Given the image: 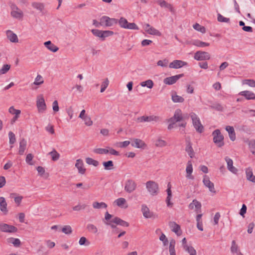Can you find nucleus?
<instances>
[{
  "instance_id": "nucleus-59",
  "label": "nucleus",
  "mask_w": 255,
  "mask_h": 255,
  "mask_svg": "<svg viewBox=\"0 0 255 255\" xmlns=\"http://www.w3.org/2000/svg\"><path fill=\"white\" fill-rule=\"evenodd\" d=\"M44 81L42 80V77L41 75H38L35 79L33 84L35 85H39L43 83Z\"/></svg>"
},
{
  "instance_id": "nucleus-62",
  "label": "nucleus",
  "mask_w": 255,
  "mask_h": 255,
  "mask_svg": "<svg viewBox=\"0 0 255 255\" xmlns=\"http://www.w3.org/2000/svg\"><path fill=\"white\" fill-rule=\"evenodd\" d=\"M8 111L10 114L15 115H20L21 113L20 110L15 109L13 106L9 108Z\"/></svg>"
},
{
  "instance_id": "nucleus-33",
  "label": "nucleus",
  "mask_w": 255,
  "mask_h": 255,
  "mask_svg": "<svg viewBox=\"0 0 255 255\" xmlns=\"http://www.w3.org/2000/svg\"><path fill=\"white\" fill-rule=\"evenodd\" d=\"M7 241L8 243L13 244L15 247H19L21 245V242L18 239L9 238Z\"/></svg>"
},
{
  "instance_id": "nucleus-5",
  "label": "nucleus",
  "mask_w": 255,
  "mask_h": 255,
  "mask_svg": "<svg viewBox=\"0 0 255 255\" xmlns=\"http://www.w3.org/2000/svg\"><path fill=\"white\" fill-rule=\"evenodd\" d=\"M146 188L152 196L156 195L158 193V185L153 181L150 180L147 181L146 183Z\"/></svg>"
},
{
  "instance_id": "nucleus-4",
  "label": "nucleus",
  "mask_w": 255,
  "mask_h": 255,
  "mask_svg": "<svg viewBox=\"0 0 255 255\" xmlns=\"http://www.w3.org/2000/svg\"><path fill=\"white\" fill-rule=\"evenodd\" d=\"M213 136V141L219 147L224 145V136L221 134L219 129H217L212 132Z\"/></svg>"
},
{
  "instance_id": "nucleus-2",
  "label": "nucleus",
  "mask_w": 255,
  "mask_h": 255,
  "mask_svg": "<svg viewBox=\"0 0 255 255\" xmlns=\"http://www.w3.org/2000/svg\"><path fill=\"white\" fill-rule=\"evenodd\" d=\"M190 117L192 121L193 125L197 132L201 133L204 131V128L201 124L200 120L196 114L194 113L190 114Z\"/></svg>"
},
{
  "instance_id": "nucleus-11",
  "label": "nucleus",
  "mask_w": 255,
  "mask_h": 255,
  "mask_svg": "<svg viewBox=\"0 0 255 255\" xmlns=\"http://www.w3.org/2000/svg\"><path fill=\"white\" fill-rule=\"evenodd\" d=\"M184 76V74H180L169 77H166L163 80L164 84L171 85L175 84L180 78Z\"/></svg>"
},
{
  "instance_id": "nucleus-58",
  "label": "nucleus",
  "mask_w": 255,
  "mask_h": 255,
  "mask_svg": "<svg viewBox=\"0 0 255 255\" xmlns=\"http://www.w3.org/2000/svg\"><path fill=\"white\" fill-rule=\"evenodd\" d=\"M87 229L91 232L96 234L98 232L97 227L93 224H88L87 226Z\"/></svg>"
},
{
  "instance_id": "nucleus-64",
  "label": "nucleus",
  "mask_w": 255,
  "mask_h": 255,
  "mask_svg": "<svg viewBox=\"0 0 255 255\" xmlns=\"http://www.w3.org/2000/svg\"><path fill=\"white\" fill-rule=\"evenodd\" d=\"M249 147L252 153L255 154V140H254L250 141Z\"/></svg>"
},
{
  "instance_id": "nucleus-29",
  "label": "nucleus",
  "mask_w": 255,
  "mask_h": 255,
  "mask_svg": "<svg viewBox=\"0 0 255 255\" xmlns=\"http://www.w3.org/2000/svg\"><path fill=\"white\" fill-rule=\"evenodd\" d=\"M7 37L8 39L12 42H17L18 41L17 36L16 34L12 32L11 30H8L6 31Z\"/></svg>"
},
{
  "instance_id": "nucleus-47",
  "label": "nucleus",
  "mask_w": 255,
  "mask_h": 255,
  "mask_svg": "<svg viewBox=\"0 0 255 255\" xmlns=\"http://www.w3.org/2000/svg\"><path fill=\"white\" fill-rule=\"evenodd\" d=\"M93 151L94 153L99 154H107L109 153V150L108 149L102 148L94 149Z\"/></svg>"
},
{
  "instance_id": "nucleus-45",
  "label": "nucleus",
  "mask_w": 255,
  "mask_h": 255,
  "mask_svg": "<svg viewBox=\"0 0 255 255\" xmlns=\"http://www.w3.org/2000/svg\"><path fill=\"white\" fill-rule=\"evenodd\" d=\"M193 27L195 30H196L198 31H200L202 33H204L206 32L205 27L203 26L200 25L199 24H198L197 23L194 24Z\"/></svg>"
},
{
  "instance_id": "nucleus-28",
  "label": "nucleus",
  "mask_w": 255,
  "mask_h": 255,
  "mask_svg": "<svg viewBox=\"0 0 255 255\" xmlns=\"http://www.w3.org/2000/svg\"><path fill=\"white\" fill-rule=\"evenodd\" d=\"M27 142L24 138H22L20 140L19 142V147L18 150V153L20 155H23L24 152L26 149Z\"/></svg>"
},
{
  "instance_id": "nucleus-10",
  "label": "nucleus",
  "mask_w": 255,
  "mask_h": 255,
  "mask_svg": "<svg viewBox=\"0 0 255 255\" xmlns=\"http://www.w3.org/2000/svg\"><path fill=\"white\" fill-rule=\"evenodd\" d=\"M137 121L139 122H152L154 121L156 122L161 121V118L160 117L156 116H141L137 118Z\"/></svg>"
},
{
  "instance_id": "nucleus-61",
  "label": "nucleus",
  "mask_w": 255,
  "mask_h": 255,
  "mask_svg": "<svg viewBox=\"0 0 255 255\" xmlns=\"http://www.w3.org/2000/svg\"><path fill=\"white\" fill-rule=\"evenodd\" d=\"M166 142L161 139H158L155 142V145L158 147H163L166 146Z\"/></svg>"
},
{
  "instance_id": "nucleus-26",
  "label": "nucleus",
  "mask_w": 255,
  "mask_h": 255,
  "mask_svg": "<svg viewBox=\"0 0 255 255\" xmlns=\"http://www.w3.org/2000/svg\"><path fill=\"white\" fill-rule=\"evenodd\" d=\"M226 130L228 132L229 137L232 141L236 139V133L233 127L228 126L226 127Z\"/></svg>"
},
{
  "instance_id": "nucleus-43",
  "label": "nucleus",
  "mask_w": 255,
  "mask_h": 255,
  "mask_svg": "<svg viewBox=\"0 0 255 255\" xmlns=\"http://www.w3.org/2000/svg\"><path fill=\"white\" fill-rule=\"evenodd\" d=\"M86 162L89 165H93L95 167L99 165V162L98 161L93 159L90 157H87L86 158Z\"/></svg>"
},
{
  "instance_id": "nucleus-40",
  "label": "nucleus",
  "mask_w": 255,
  "mask_h": 255,
  "mask_svg": "<svg viewBox=\"0 0 255 255\" xmlns=\"http://www.w3.org/2000/svg\"><path fill=\"white\" fill-rule=\"evenodd\" d=\"M93 207L95 209L106 208L107 205L104 202H95L93 203Z\"/></svg>"
},
{
  "instance_id": "nucleus-24",
  "label": "nucleus",
  "mask_w": 255,
  "mask_h": 255,
  "mask_svg": "<svg viewBox=\"0 0 255 255\" xmlns=\"http://www.w3.org/2000/svg\"><path fill=\"white\" fill-rule=\"evenodd\" d=\"M44 45L50 51L53 52H57L59 48L53 44L51 41H47L44 43Z\"/></svg>"
},
{
  "instance_id": "nucleus-37",
  "label": "nucleus",
  "mask_w": 255,
  "mask_h": 255,
  "mask_svg": "<svg viewBox=\"0 0 255 255\" xmlns=\"http://www.w3.org/2000/svg\"><path fill=\"white\" fill-rule=\"evenodd\" d=\"M31 5L33 8L39 10L40 12H42L44 9V5L42 3L34 2L32 3Z\"/></svg>"
},
{
  "instance_id": "nucleus-60",
  "label": "nucleus",
  "mask_w": 255,
  "mask_h": 255,
  "mask_svg": "<svg viewBox=\"0 0 255 255\" xmlns=\"http://www.w3.org/2000/svg\"><path fill=\"white\" fill-rule=\"evenodd\" d=\"M168 63V60L166 59H165L163 60H159L157 62V66H161L162 67H166L167 66Z\"/></svg>"
},
{
  "instance_id": "nucleus-9",
  "label": "nucleus",
  "mask_w": 255,
  "mask_h": 255,
  "mask_svg": "<svg viewBox=\"0 0 255 255\" xmlns=\"http://www.w3.org/2000/svg\"><path fill=\"white\" fill-rule=\"evenodd\" d=\"M100 20L103 24H105L106 26H111L115 24L118 23V19L115 18H110L107 16H102Z\"/></svg>"
},
{
  "instance_id": "nucleus-54",
  "label": "nucleus",
  "mask_w": 255,
  "mask_h": 255,
  "mask_svg": "<svg viewBox=\"0 0 255 255\" xmlns=\"http://www.w3.org/2000/svg\"><path fill=\"white\" fill-rule=\"evenodd\" d=\"M15 195L16 194L15 193H12L10 195V197L11 198H13L15 203L17 204V205H19L20 204L23 197L21 196L15 197Z\"/></svg>"
},
{
  "instance_id": "nucleus-57",
  "label": "nucleus",
  "mask_w": 255,
  "mask_h": 255,
  "mask_svg": "<svg viewBox=\"0 0 255 255\" xmlns=\"http://www.w3.org/2000/svg\"><path fill=\"white\" fill-rule=\"evenodd\" d=\"M115 203L119 207H122L126 203V200L124 198H120L115 200Z\"/></svg>"
},
{
  "instance_id": "nucleus-19",
  "label": "nucleus",
  "mask_w": 255,
  "mask_h": 255,
  "mask_svg": "<svg viewBox=\"0 0 255 255\" xmlns=\"http://www.w3.org/2000/svg\"><path fill=\"white\" fill-rule=\"evenodd\" d=\"M131 145L134 147L138 148H142L146 146L145 143L141 139L138 138H134Z\"/></svg>"
},
{
  "instance_id": "nucleus-18",
  "label": "nucleus",
  "mask_w": 255,
  "mask_h": 255,
  "mask_svg": "<svg viewBox=\"0 0 255 255\" xmlns=\"http://www.w3.org/2000/svg\"><path fill=\"white\" fill-rule=\"evenodd\" d=\"M186 177L187 179H194V177L192 175L193 172V167L192 162L191 161H188L187 162L186 168Z\"/></svg>"
},
{
  "instance_id": "nucleus-6",
  "label": "nucleus",
  "mask_w": 255,
  "mask_h": 255,
  "mask_svg": "<svg viewBox=\"0 0 255 255\" xmlns=\"http://www.w3.org/2000/svg\"><path fill=\"white\" fill-rule=\"evenodd\" d=\"M210 57V54L208 52L202 51L196 52L194 56V58L197 61L209 60Z\"/></svg>"
},
{
  "instance_id": "nucleus-53",
  "label": "nucleus",
  "mask_w": 255,
  "mask_h": 255,
  "mask_svg": "<svg viewBox=\"0 0 255 255\" xmlns=\"http://www.w3.org/2000/svg\"><path fill=\"white\" fill-rule=\"evenodd\" d=\"M10 68V65L4 64L0 69V74H4L6 73Z\"/></svg>"
},
{
  "instance_id": "nucleus-14",
  "label": "nucleus",
  "mask_w": 255,
  "mask_h": 255,
  "mask_svg": "<svg viewBox=\"0 0 255 255\" xmlns=\"http://www.w3.org/2000/svg\"><path fill=\"white\" fill-rule=\"evenodd\" d=\"M186 147L185 151L188 153L190 158H193L194 156V151L192 146V143L190 141L189 137L186 138Z\"/></svg>"
},
{
  "instance_id": "nucleus-12",
  "label": "nucleus",
  "mask_w": 255,
  "mask_h": 255,
  "mask_svg": "<svg viewBox=\"0 0 255 255\" xmlns=\"http://www.w3.org/2000/svg\"><path fill=\"white\" fill-rule=\"evenodd\" d=\"M141 211L143 214V216L145 218H155L157 217V216H155L153 212H150L149 208L145 204L142 205Z\"/></svg>"
},
{
  "instance_id": "nucleus-15",
  "label": "nucleus",
  "mask_w": 255,
  "mask_h": 255,
  "mask_svg": "<svg viewBox=\"0 0 255 255\" xmlns=\"http://www.w3.org/2000/svg\"><path fill=\"white\" fill-rule=\"evenodd\" d=\"M36 106L39 112H43L46 109V104L45 103L43 97L41 96L40 97H38Z\"/></svg>"
},
{
  "instance_id": "nucleus-49",
  "label": "nucleus",
  "mask_w": 255,
  "mask_h": 255,
  "mask_svg": "<svg viewBox=\"0 0 255 255\" xmlns=\"http://www.w3.org/2000/svg\"><path fill=\"white\" fill-rule=\"evenodd\" d=\"M217 16V20L219 22L229 23L230 21L229 18L225 17L220 13H218Z\"/></svg>"
},
{
  "instance_id": "nucleus-17",
  "label": "nucleus",
  "mask_w": 255,
  "mask_h": 255,
  "mask_svg": "<svg viewBox=\"0 0 255 255\" xmlns=\"http://www.w3.org/2000/svg\"><path fill=\"white\" fill-rule=\"evenodd\" d=\"M225 160H226L227 163L228 169L231 172L234 174H236L238 170L235 167L233 166V161L232 159H231L229 157L226 156L225 158Z\"/></svg>"
},
{
  "instance_id": "nucleus-8",
  "label": "nucleus",
  "mask_w": 255,
  "mask_h": 255,
  "mask_svg": "<svg viewBox=\"0 0 255 255\" xmlns=\"http://www.w3.org/2000/svg\"><path fill=\"white\" fill-rule=\"evenodd\" d=\"M0 230L2 232L12 233H16L17 231V228L12 225L0 223Z\"/></svg>"
},
{
  "instance_id": "nucleus-22",
  "label": "nucleus",
  "mask_w": 255,
  "mask_h": 255,
  "mask_svg": "<svg viewBox=\"0 0 255 255\" xmlns=\"http://www.w3.org/2000/svg\"><path fill=\"white\" fill-rule=\"evenodd\" d=\"M169 226L172 228V231L174 232L177 236H180L181 234L180 226L175 222H170Z\"/></svg>"
},
{
  "instance_id": "nucleus-50",
  "label": "nucleus",
  "mask_w": 255,
  "mask_h": 255,
  "mask_svg": "<svg viewBox=\"0 0 255 255\" xmlns=\"http://www.w3.org/2000/svg\"><path fill=\"white\" fill-rule=\"evenodd\" d=\"M62 232L65 234L69 235L72 233V229L70 226L66 225L64 226L61 230Z\"/></svg>"
},
{
  "instance_id": "nucleus-13",
  "label": "nucleus",
  "mask_w": 255,
  "mask_h": 255,
  "mask_svg": "<svg viewBox=\"0 0 255 255\" xmlns=\"http://www.w3.org/2000/svg\"><path fill=\"white\" fill-rule=\"evenodd\" d=\"M204 185L209 188V191L213 193H216V190L214 188V184L213 182H211L209 177L207 175L204 176L203 180Z\"/></svg>"
},
{
  "instance_id": "nucleus-46",
  "label": "nucleus",
  "mask_w": 255,
  "mask_h": 255,
  "mask_svg": "<svg viewBox=\"0 0 255 255\" xmlns=\"http://www.w3.org/2000/svg\"><path fill=\"white\" fill-rule=\"evenodd\" d=\"M49 154L51 156L52 159L53 161H56L59 158L60 154L55 149H53L52 151L50 152Z\"/></svg>"
},
{
  "instance_id": "nucleus-51",
  "label": "nucleus",
  "mask_w": 255,
  "mask_h": 255,
  "mask_svg": "<svg viewBox=\"0 0 255 255\" xmlns=\"http://www.w3.org/2000/svg\"><path fill=\"white\" fill-rule=\"evenodd\" d=\"M210 108L218 111H223L224 109L223 106L219 103L213 104L210 106Z\"/></svg>"
},
{
  "instance_id": "nucleus-1",
  "label": "nucleus",
  "mask_w": 255,
  "mask_h": 255,
  "mask_svg": "<svg viewBox=\"0 0 255 255\" xmlns=\"http://www.w3.org/2000/svg\"><path fill=\"white\" fill-rule=\"evenodd\" d=\"M105 224L110 226L112 228H116V225H120L122 227H128L129 223L121 219V218L115 217L106 212L105 215Z\"/></svg>"
},
{
  "instance_id": "nucleus-44",
  "label": "nucleus",
  "mask_w": 255,
  "mask_h": 255,
  "mask_svg": "<svg viewBox=\"0 0 255 255\" xmlns=\"http://www.w3.org/2000/svg\"><path fill=\"white\" fill-rule=\"evenodd\" d=\"M118 23L121 27L126 29V25L128 24V22L125 18L122 17L118 20Z\"/></svg>"
},
{
  "instance_id": "nucleus-48",
  "label": "nucleus",
  "mask_w": 255,
  "mask_h": 255,
  "mask_svg": "<svg viewBox=\"0 0 255 255\" xmlns=\"http://www.w3.org/2000/svg\"><path fill=\"white\" fill-rule=\"evenodd\" d=\"M79 244L81 246H88L90 245V242L84 237H81L79 241Z\"/></svg>"
},
{
  "instance_id": "nucleus-16",
  "label": "nucleus",
  "mask_w": 255,
  "mask_h": 255,
  "mask_svg": "<svg viewBox=\"0 0 255 255\" xmlns=\"http://www.w3.org/2000/svg\"><path fill=\"white\" fill-rule=\"evenodd\" d=\"M186 65H187V63L186 62L181 60H175L169 64V67L170 68L179 69Z\"/></svg>"
},
{
  "instance_id": "nucleus-63",
  "label": "nucleus",
  "mask_w": 255,
  "mask_h": 255,
  "mask_svg": "<svg viewBox=\"0 0 255 255\" xmlns=\"http://www.w3.org/2000/svg\"><path fill=\"white\" fill-rule=\"evenodd\" d=\"M127 27L126 29H135V30H138V27L137 26V25L135 23H129L128 22V24L126 25Z\"/></svg>"
},
{
  "instance_id": "nucleus-38",
  "label": "nucleus",
  "mask_w": 255,
  "mask_h": 255,
  "mask_svg": "<svg viewBox=\"0 0 255 255\" xmlns=\"http://www.w3.org/2000/svg\"><path fill=\"white\" fill-rule=\"evenodd\" d=\"M231 252L233 254L236 253L237 254H238L239 252H240L239 250V247L236 244V241L235 240H233L232 242Z\"/></svg>"
},
{
  "instance_id": "nucleus-7",
  "label": "nucleus",
  "mask_w": 255,
  "mask_h": 255,
  "mask_svg": "<svg viewBox=\"0 0 255 255\" xmlns=\"http://www.w3.org/2000/svg\"><path fill=\"white\" fill-rule=\"evenodd\" d=\"M136 183L132 179H128L125 182V190L128 193L133 192L136 188Z\"/></svg>"
},
{
  "instance_id": "nucleus-30",
  "label": "nucleus",
  "mask_w": 255,
  "mask_h": 255,
  "mask_svg": "<svg viewBox=\"0 0 255 255\" xmlns=\"http://www.w3.org/2000/svg\"><path fill=\"white\" fill-rule=\"evenodd\" d=\"M171 99L174 103H183L184 101V99L181 96L177 95L175 92L172 93Z\"/></svg>"
},
{
  "instance_id": "nucleus-23",
  "label": "nucleus",
  "mask_w": 255,
  "mask_h": 255,
  "mask_svg": "<svg viewBox=\"0 0 255 255\" xmlns=\"http://www.w3.org/2000/svg\"><path fill=\"white\" fill-rule=\"evenodd\" d=\"M239 95L244 96L247 100H255V94L250 91H244L239 93Z\"/></svg>"
},
{
  "instance_id": "nucleus-27",
  "label": "nucleus",
  "mask_w": 255,
  "mask_h": 255,
  "mask_svg": "<svg viewBox=\"0 0 255 255\" xmlns=\"http://www.w3.org/2000/svg\"><path fill=\"white\" fill-rule=\"evenodd\" d=\"M194 207H195L196 212L197 213L199 210H200L201 208V204L196 199L193 200L192 202L189 205V208L190 209H193Z\"/></svg>"
},
{
  "instance_id": "nucleus-20",
  "label": "nucleus",
  "mask_w": 255,
  "mask_h": 255,
  "mask_svg": "<svg viewBox=\"0 0 255 255\" xmlns=\"http://www.w3.org/2000/svg\"><path fill=\"white\" fill-rule=\"evenodd\" d=\"M84 164L81 159H78L76 160L75 166L78 170L79 173L84 174L85 173L86 169L83 167Z\"/></svg>"
},
{
  "instance_id": "nucleus-32",
  "label": "nucleus",
  "mask_w": 255,
  "mask_h": 255,
  "mask_svg": "<svg viewBox=\"0 0 255 255\" xmlns=\"http://www.w3.org/2000/svg\"><path fill=\"white\" fill-rule=\"evenodd\" d=\"M173 117L177 122L182 121L183 120V117L182 116V112L180 109L175 110Z\"/></svg>"
},
{
  "instance_id": "nucleus-42",
  "label": "nucleus",
  "mask_w": 255,
  "mask_h": 255,
  "mask_svg": "<svg viewBox=\"0 0 255 255\" xmlns=\"http://www.w3.org/2000/svg\"><path fill=\"white\" fill-rule=\"evenodd\" d=\"M193 44L198 47H203L205 46H209L210 45L209 43L203 42L199 40H195Z\"/></svg>"
},
{
  "instance_id": "nucleus-34",
  "label": "nucleus",
  "mask_w": 255,
  "mask_h": 255,
  "mask_svg": "<svg viewBox=\"0 0 255 255\" xmlns=\"http://www.w3.org/2000/svg\"><path fill=\"white\" fill-rule=\"evenodd\" d=\"M11 16L15 18L20 19L23 17V12L22 11L19 9L17 10H12L11 11Z\"/></svg>"
},
{
  "instance_id": "nucleus-25",
  "label": "nucleus",
  "mask_w": 255,
  "mask_h": 255,
  "mask_svg": "<svg viewBox=\"0 0 255 255\" xmlns=\"http://www.w3.org/2000/svg\"><path fill=\"white\" fill-rule=\"evenodd\" d=\"M166 192L167 193V196L166 199L167 206L168 207H172L173 205V203L170 202L172 197V192L171 190V186L169 183L168 184V188L166 190Z\"/></svg>"
},
{
  "instance_id": "nucleus-21",
  "label": "nucleus",
  "mask_w": 255,
  "mask_h": 255,
  "mask_svg": "<svg viewBox=\"0 0 255 255\" xmlns=\"http://www.w3.org/2000/svg\"><path fill=\"white\" fill-rule=\"evenodd\" d=\"M0 210L4 215H6L8 212L7 203L5 198L3 197H0Z\"/></svg>"
},
{
  "instance_id": "nucleus-56",
  "label": "nucleus",
  "mask_w": 255,
  "mask_h": 255,
  "mask_svg": "<svg viewBox=\"0 0 255 255\" xmlns=\"http://www.w3.org/2000/svg\"><path fill=\"white\" fill-rule=\"evenodd\" d=\"M109 84V81L108 78H106L102 84L101 88V90H100V92L101 93H103L105 91L106 89L108 86Z\"/></svg>"
},
{
  "instance_id": "nucleus-3",
  "label": "nucleus",
  "mask_w": 255,
  "mask_h": 255,
  "mask_svg": "<svg viewBox=\"0 0 255 255\" xmlns=\"http://www.w3.org/2000/svg\"><path fill=\"white\" fill-rule=\"evenodd\" d=\"M91 32L95 36L101 38L102 41L105 40L106 37L112 36L114 34V32L111 30H100L97 29H94Z\"/></svg>"
},
{
  "instance_id": "nucleus-36",
  "label": "nucleus",
  "mask_w": 255,
  "mask_h": 255,
  "mask_svg": "<svg viewBox=\"0 0 255 255\" xmlns=\"http://www.w3.org/2000/svg\"><path fill=\"white\" fill-rule=\"evenodd\" d=\"M140 84L142 87H146L149 89L152 88L154 85L153 82L150 79L142 82Z\"/></svg>"
},
{
  "instance_id": "nucleus-41",
  "label": "nucleus",
  "mask_w": 255,
  "mask_h": 255,
  "mask_svg": "<svg viewBox=\"0 0 255 255\" xmlns=\"http://www.w3.org/2000/svg\"><path fill=\"white\" fill-rule=\"evenodd\" d=\"M184 250L190 254V255H196V251L192 246L186 245Z\"/></svg>"
},
{
  "instance_id": "nucleus-31",
  "label": "nucleus",
  "mask_w": 255,
  "mask_h": 255,
  "mask_svg": "<svg viewBox=\"0 0 255 255\" xmlns=\"http://www.w3.org/2000/svg\"><path fill=\"white\" fill-rule=\"evenodd\" d=\"M246 173L247 180L255 183V176L253 175L252 170L250 168L247 169Z\"/></svg>"
},
{
  "instance_id": "nucleus-52",
  "label": "nucleus",
  "mask_w": 255,
  "mask_h": 255,
  "mask_svg": "<svg viewBox=\"0 0 255 255\" xmlns=\"http://www.w3.org/2000/svg\"><path fill=\"white\" fill-rule=\"evenodd\" d=\"M243 84H246L251 87H255V81L253 79H245L243 81Z\"/></svg>"
},
{
  "instance_id": "nucleus-55",
  "label": "nucleus",
  "mask_w": 255,
  "mask_h": 255,
  "mask_svg": "<svg viewBox=\"0 0 255 255\" xmlns=\"http://www.w3.org/2000/svg\"><path fill=\"white\" fill-rule=\"evenodd\" d=\"M8 137H9V142L10 144H13L15 143L16 141L15 136L14 133L12 131H9L8 132Z\"/></svg>"
},
{
  "instance_id": "nucleus-39",
  "label": "nucleus",
  "mask_w": 255,
  "mask_h": 255,
  "mask_svg": "<svg viewBox=\"0 0 255 255\" xmlns=\"http://www.w3.org/2000/svg\"><path fill=\"white\" fill-rule=\"evenodd\" d=\"M146 32L148 34H151V35H157V36L161 35V32L153 27H151L150 28H149L148 29H147Z\"/></svg>"
},
{
  "instance_id": "nucleus-35",
  "label": "nucleus",
  "mask_w": 255,
  "mask_h": 255,
  "mask_svg": "<svg viewBox=\"0 0 255 255\" xmlns=\"http://www.w3.org/2000/svg\"><path fill=\"white\" fill-rule=\"evenodd\" d=\"M104 169L107 170H110L114 168V163L113 161L109 160L103 162Z\"/></svg>"
}]
</instances>
